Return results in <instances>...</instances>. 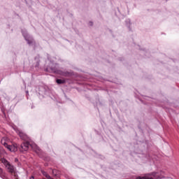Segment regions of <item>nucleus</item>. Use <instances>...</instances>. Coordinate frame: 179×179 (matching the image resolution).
Returning <instances> with one entry per match:
<instances>
[{
	"label": "nucleus",
	"mask_w": 179,
	"mask_h": 179,
	"mask_svg": "<svg viewBox=\"0 0 179 179\" xmlns=\"http://www.w3.org/2000/svg\"><path fill=\"white\" fill-rule=\"evenodd\" d=\"M15 131L16 133L21 138V139H22V141H27V142H24L22 144H21V148L23 150H24L25 152L29 150V147L31 146V148L34 149L36 153H37L38 155L40 154V152H41L40 148H38V146H37V145L36 144H30V143L27 141H29V137L27 136V135H26V134L23 133V131H22V130L20 129H16Z\"/></svg>",
	"instance_id": "nucleus-1"
},
{
	"label": "nucleus",
	"mask_w": 179,
	"mask_h": 179,
	"mask_svg": "<svg viewBox=\"0 0 179 179\" xmlns=\"http://www.w3.org/2000/svg\"><path fill=\"white\" fill-rule=\"evenodd\" d=\"M1 145H4L9 152H16L17 148L13 145H10V140L8 137H3L1 140Z\"/></svg>",
	"instance_id": "nucleus-2"
},
{
	"label": "nucleus",
	"mask_w": 179,
	"mask_h": 179,
	"mask_svg": "<svg viewBox=\"0 0 179 179\" xmlns=\"http://www.w3.org/2000/svg\"><path fill=\"white\" fill-rule=\"evenodd\" d=\"M52 65H53V67L52 66H50L48 68H46V72L57 73L58 75H61L62 76H69V72L58 70V69H57V64H52Z\"/></svg>",
	"instance_id": "nucleus-3"
},
{
	"label": "nucleus",
	"mask_w": 179,
	"mask_h": 179,
	"mask_svg": "<svg viewBox=\"0 0 179 179\" xmlns=\"http://www.w3.org/2000/svg\"><path fill=\"white\" fill-rule=\"evenodd\" d=\"M1 163H3L5 167L7 168V170L9 173H10L11 174H14L16 178V168L13 165L10 164V163L8 162V160H6V159L5 158H3L1 159Z\"/></svg>",
	"instance_id": "nucleus-4"
},
{
	"label": "nucleus",
	"mask_w": 179,
	"mask_h": 179,
	"mask_svg": "<svg viewBox=\"0 0 179 179\" xmlns=\"http://www.w3.org/2000/svg\"><path fill=\"white\" fill-rule=\"evenodd\" d=\"M159 178H163L162 176H160V173L153 172L152 173L147 174L145 176H138L136 178V179H159Z\"/></svg>",
	"instance_id": "nucleus-5"
},
{
	"label": "nucleus",
	"mask_w": 179,
	"mask_h": 179,
	"mask_svg": "<svg viewBox=\"0 0 179 179\" xmlns=\"http://www.w3.org/2000/svg\"><path fill=\"white\" fill-rule=\"evenodd\" d=\"M22 33L23 36L24 37V39L26 40V41H27V43L29 45H31V44L34 43V39H33V37L30 36L26 31H22Z\"/></svg>",
	"instance_id": "nucleus-6"
},
{
	"label": "nucleus",
	"mask_w": 179,
	"mask_h": 179,
	"mask_svg": "<svg viewBox=\"0 0 179 179\" xmlns=\"http://www.w3.org/2000/svg\"><path fill=\"white\" fill-rule=\"evenodd\" d=\"M42 174L47 179H51V176L47 173V172L42 171Z\"/></svg>",
	"instance_id": "nucleus-7"
},
{
	"label": "nucleus",
	"mask_w": 179,
	"mask_h": 179,
	"mask_svg": "<svg viewBox=\"0 0 179 179\" xmlns=\"http://www.w3.org/2000/svg\"><path fill=\"white\" fill-rule=\"evenodd\" d=\"M56 83L57 85H64V83H65V80L57 79Z\"/></svg>",
	"instance_id": "nucleus-8"
},
{
	"label": "nucleus",
	"mask_w": 179,
	"mask_h": 179,
	"mask_svg": "<svg viewBox=\"0 0 179 179\" xmlns=\"http://www.w3.org/2000/svg\"><path fill=\"white\" fill-rule=\"evenodd\" d=\"M0 177L1 178H5L6 177V174L3 172V170L1 169V168H0Z\"/></svg>",
	"instance_id": "nucleus-9"
},
{
	"label": "nucleus",
	"mask_w": 179,
	"mask_h": 179,
	"mask_svg": "<svg viewBox=\"0 0 179 179\" xmlns=\"http://www.w3.org/2000/svg\"><path fill=\"white\" fill-rule=\"evenodd\" d=\"M17 162H19V159H18L17 158H15V163H17Z\"/></svg>",
	"instance_id": "nucleus-10"
},
{
	"label": "nucleus",
	"mask_w": 179,
	"mask_h": 179,
	"mask_svg": "<svg viewBox=\"0 0 179 179\" xmlns=\"http://www.w3.org/2000/svg\"><path fill=\"white\" fill-rule=\"evenodd\" d=\"M89 24H90V26H93V22H90Z\"/></svg>",
	"instance_id": "nucleus-11"
},
{
	"label": "nucleus",
	"mask_w": 179,
	"mask_h": 179,
	"mask_svg": "<svg viewBox=\"0 0 179 179\" xmlns=\"http://www.w3.org/2000/svg\"><path fill=\"white\" fill-rule=\"evenodd\" d=\"M29 179H34V177L31 176Z\"/></svg>",
	"instance_id": "nucleus-12"
},
{
	"label": "nucleus",
	"mask_w": 179,
	"mask_h": 179,
	"mask_svg": "<svg viewBox=\"0 0 179 179\" xmlns=\"http://www.w3.org/2000/svg\"><path fill=\"white\" fill-rule=\"evenodd\" d=\"M27 94H29V91L27 92Z\"/></svg>",
	"instance_id": "nucleus-13"
},
{
	"label": "nucleus",
	"mask_w": 179,
	"mask_h": 179,
	"mask_svg": "<svg viewBox=\"0 0 179 179\" xmlns=\"http://www.w3.org/2000/svg\"><path fill=\"white\" fill-rule=\"evenodd\" d=\"M0 155H1V149H0Z\"/></svg>",
	"instance_id": "nucleus-14"
}]
</instances>
